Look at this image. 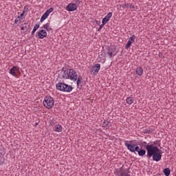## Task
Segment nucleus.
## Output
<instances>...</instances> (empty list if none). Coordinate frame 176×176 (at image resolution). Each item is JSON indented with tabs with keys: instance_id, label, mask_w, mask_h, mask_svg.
Wrapping results in <instances>:
<instances>
[{
	"instance_id": "obj_1",
	"label": "nucleus",
	"mask_w": 176,
	"mask_h": 176,
	"mask_svg": "<svg viewBox=\"0 0 176 176\" xmlns=\"http://www.w3.org/2000/svg\"><path fill=\"white\" fill-rule=\"evenodd\" d=\"M140 145L142 146H144V148H146V151L147 152V157L151 159L152 157V155H154V153H156V152H160V148L157 146V142H152L151 143H147L146 142H141Z\"/></svg>"
},
{
	"instance_id": "obj_2",
	"label": "nucleus",
	"mask_w": 176,
	"mask_h": 176,
	"mask_svg": "<svg viewBox=\"0 0 176 176\" xmlns=\"http://www.w3.org/2000/svg\"><path fill=\"white\" fill-rule=\"evenodd\" d=\"M62 79H69L73 82H76L78 80V73L74 69H67L60 72Z\"/></svg>"
},
{
	"instance_id": "obj_3",
	"label": "nucleus",
	"mask_w": 176,
	"mask_h": 176,
	"mask_svg": "<svg viewBox=\"0 0 176 176\" xmlns=\"http://www.w3.org/2000/svg\"><path fill=\"white\" fill-rule=\"evenodd\" d=\"M56 90L63 93H71L74 88L72 86L65 84V82H58L56 84Z\"/></svg>"
},
{
	"instance_id": "obj_4",
	"label": "nucleus",
	"mask_w": 176,
	"mask_h": 176,
	"mask_svg": "<svg viewBox=\"0 0 176 176\" xmlns=\"http://www.w3.org/2000/svg\"><path fill=\"white\" fill-rule=\"evenodd\" d=\"M43 106L47 109H52L54 107V99L52 96H45L43 102Z\"/></svg>"
},
{
	"instance_id": "obj_5",
	"label": "nucleus",
	"mask_w": 176,
	"mask_h": 176,
	"mask_svg": "<svg viewBox=\"0 0 176 176\" xmlns=\"http://www.w3.org/2000/svg\"><path fill=\"white\" fill-rule=\"evenodd\" d=\"M124 145L126 146L128 151H130V152L133 153L140 151V146L133 144V140L129 141V143L128 142H125Z\"/></svg>"
},
{
	"instance_id": "obj_6",
	"label": "nucleus",
	"mask_w": 176,
	"mask_h": 176,
	"mask_svg": "<svg viewBox=\"0 0 176 176\" xmlns=\"http://www.w3.org/2000/svg\"><path fill=\"white\" fill-rule=\"evenodd\" d=\"M101 69V65L99 63L95 64L94 66H92L91 69V74L96 76L98 72H100V69Z\"/></svg>"
},
{
	"instance_id": "obj_7",
	"label": "nucleus",
	"mask_w": 176,
	"mask_h": 176,
	"mask_svg": "<svg viewBox=\"0 0 176 176\" xmlns=\"http://www.w3.org/2000/svg\"><path fill=\"white\" fill-rule=\"evenodd\" d=\"M54 10V9L53 8H50L47 11H45V12L42 15L40 19L41 23H43V21H45L47 17H49V14H50L52 12H53Z\"/></svg>"
},
{
	"instance_id": "obj_8",
	"label": "nucleus",
	"mask_w": 176,
	"mask_h": 176,
	"mask_svg": "<svg viewBox=\"0 0 176 176\" xmlns=\"http://www.w3.org/2000/svg\"><path fill=\"white\" fill-rule=\"evenodd\" d=\"M67 12H75L78 9V5L74 3H69L67 7Z\"/></svg>"
},
{
	"instance_id": "obj_9",
	"label": "nucleus",
	"mask_w": 176,
	"mask_h": 176,
	"mask_svg": "<svg viewBox=\"0 0 176 176\" xmlns=\"http://www.w3.org/2000/svg\"><path fill=\"white\" fill-rule=\"evenodd\" d=\"M37 36L38 37V39H43L47 36V32H46L45 30H41L38 32Z\"/></svg>"
},
{
	"instance_id": "obj_10",
	"label": "nucleus",
	"mask_w": 176,
	"mask_h": 176,
	"mask_svg": "<svg viewBox=\"0 0 176 176\" xmlns=\"http://www.w3.org/2000/svg\"><path fill=\"white\" fill-rule=\"evenodd\" d=\"M152 157L154 162H160V160H162V154L159 152H156L153 154Z\"/></svg>"
},
{
	"instance_id": "obj_11",
	"label": "nucleus",
	"mask_w": 176,
	"mask_h": 176,
	"mask_svg": "<svg viewBox=\"0 0 176 176\" xmlns=\"http://www.w3.org/2000/svg\"><path fill=\"white\" fill-rule=\"evenodd\" d=\"M135 41V36L133 34L131 36L125 45V49H129L130 46H131V43H133Z\"/></svg>"
},
{
	"instance_id": "obj_12",
	"label": "nucleus",
	"mask_w": 176,
	"mask_h": 176,
	"mask_svg": "<svg viewBox=\"0 0 176 176\" xmlns=\"http://www.w3.org/2000/svg\"><path fill=\"white\" fill-rule=\"evenodd\" d=\"M112 12H109L107 14V16H105V17H104L102 20V23L103 24H107V23H108V21H109V20H111V18L112 17Z\"/></svg>"
},
{
	"instance_id": "obj_13",
	"label": "nucleus",
	"mask_w": 176,
	"mask_h": 176,
	"mask_svg": "<svg viewBox=\"0 0 176 176\" xmlns=\"http://www.w3.org/2000/svg\"><path fill=\"white\" fill-rule=\"evenodd\" d=\"M102 126L104 127V129H109L111 126H112V122L108 120H104L102 122Z\"/></svg>"
},
{
	"instance_id": "obj_14",
	"label": "nucleus",
	"mask_w": 176,
	"mask_h": 176,
	"mask_svg": "<svg viewBox=\"0 0 176 176\" xmlns=\"http://www.w3.org/2000/svg\"><path fill=\"white\" fill-rule=\"evenodd\" d=\"M16 71H20V69L19 67L13 66L12 68H11L10 70V75H12V76H16Z\"/></svg>"
},
{
	"instance_id": "obj_15",
	"label": "nucleus",
	"mask_w": 176,
	"mask_h": 176,
	"mask_svg": "<svg viewBox=\"0 0 176 176\" xmlns=\"http://www.w3.org/2000/svg\"><path fill=\"white\" fill-rule=\"evenodd\" d=\"M43 28H44V30H46L47 32H50V31H53V29H52V27H50V23H47L45 25H43Z\"/></svg>"
},
{
	"instance_id": "obj_16",
	"label": "nucleus",
	"mask_w": 176,
	"mask_h": 176,
	"mask_svg": "<svg viewBox=\"0 0 176 176\" xmlns=\"http://www.w3.org/2000/svg\"><path fill=\"white\" fill-rule=\"evenodd\" d=\"M135 72L138 76H141L144 74V69H142L141 67H139L136 68Z\"/></svg>"
},
{
	"instance_id": "obj_17",
	"label": "nucleus",
	"mask_w": 176,
	"mask_h": 176,
	"mask_svg": "<svg viewBox=\"0 0 176 176\" xmlns=\"http://www.w3.org/2000/svg\"><path fill=\"white\" fill-rule=\"evenodd\" d=\"M54 129L56 133H61L63 131V126L60 124L55 125Z\"/></svg>"
},
{
	"instance_id": "obj_18",
	"label": "nucleus",
	"mask_w": 176,
	"mask_h": 176,
	"mask_svg": "<svg viewBox=\"0 0 176 176\" xmlns=\"http://www.w3.org/2000/svg\"><path fill=\"white\" fill-rule=\"evenodd\" d=\"M108 56H109L110 58H112V57H114V56H116V53L113 52V50H109L107 52Z\"/></svg>"
},
{
	"instance_id": "obj_19",
	"label": "nucleus",
	"mask_w": 176,
	"mask_h": 176,
	"mask_svg": "<svg viewBox=\"0 0 176 176\" xmlns=\"http://www.w3.org/2000/svg\"><path fill=\"white\" fill-rule=\"evenodd\" d=\"M126 101V104H128L129 105H131V104L134 102V99L132 97H128Z\"/></svg>"
},
{
	"instance_id": "obj_20",
	"label": "nucleus",
	"mask_w": 176,
	"mask_h": 176,
	"mask_svg": "<svg viewBox=\"0 0 176 176\" xmlns=\"http://www.w3.org/2000/svg\"><path fill=\"white\" fill-rule=\"evenodd\" d=\"M76 83H77V86L79 87V86L80 87H82V77H77V80H76Z\"/></svg>"
},
{
	"instance_id": "obj_21",
	"label": "nucleus",
	"mask_w": 176,
	"mask_h": 176,
	"mask_svg": "<svg viewBox=\"0 0 176 176\" xmlns=\"http://www.w3.org/2000/svg\"><path fill=\"white\" fill-rule=\"evenodd\" d=\"M171 173V170L168 168L164 169V174L165 176H169Z\"/></svg>"
},
{
	"instance_id": "obj_22",
	"label": "nucleus",
	"mask_w": 176,
	"mask_h": 176,
	"mask_svg": "<svg viewBox=\"0 0 176 176\" xmlns=\"http://www.w3.org/2000/svg\"><path fill=\"white\" fill-rule=\"evenodd\" d=\"M39 28V24H36L33 28V30L32 31V35H34L35 32H36V30Z\"/></svg>"
},
{
	"instance_id": "obj_23",
	"label": "nucleus",
	"mask_w": 176,
	"mask_h": 176,
	"mask_svg": "<svg viewBox=\"0 0 176 176\" xmlns=\"http://www.w3.org/2000/svg\"><path fill=\"white\" fill-rule=\"evenodd\" d=\"M139 156H144L145 155V153H146V151L144 149H140L138 152Z\"/></svg>"
},
{
	"instance_id": "obj_24",
	"label": "nucleus",
	"mask_w": 176,
	"mask_h": 176,
	"mask_svg": "<svg viewBox=\"0 0 176 176\" xmlns=\"http://www.w3.org/2000/svg\"><path fill=\"white\" fill-rule=\"evenodd\" d=\"M119 176H131V175H130V173H121Z\"/></svg>"
},
{
	"instance_id": "obj_25",
	"label": "nucleus",
	"mask_w": 176,
	"mask_h": 176,
	"mask_svg": "<svg viewBox=\"0 0 176 176\" xmlns=\"http://www.w3.org/2000/svg\"><path fill=\"white\" fill-rule=\"evenodd\" d=\"M104 25H105V24H104L103 23H102V24L99 26V28L98 29V32L101 31V30H102Z\"/></svg>"
},
{
	"instance_id": "obj_26",
	"label": "nucleus",
	"mask_w": 176,
	"mask_h": 176,
	"mask_svg": "<svg viewBox=\"0 0 176 176\" xmlns=\"http://www.w3.org/2000/svg\"><path fill=\"white\" fill-rule=\"evenodd\" d=\"M24 25H27V23H25L22 24V26L21 27V31H24V30H25V28H24Z\"/></svg>"
},
{
	"instance_id": "obj_27",
	"label": "nucleus",
	"mask_w": 176,
	"mask_h": 176,
	"mask_svg": "<svg viewBox=\"0 0 176 176\" xmlns=\"http://www.w3.org/2000/svg\"><path fill=\"white\" fill-rule=\"evenodd\" d=\"M19 21H20V20L19 19H16L14 21V24H17L19 23Z\"/></svg>"
},
{
	"instance_id": "obj_28",
	"label": "nucleus",
	"mask_w": 176,
	"mask_h": 176,
	"mask_svg": "<svg viewBox=\"0 0 176 176\" xmlns=\"http://www.w3.org/2000/svg\"><path fill=\"white\" fill-rule=\"evenodd\" d=\"M120 8H122L123 9H124V8H126V4L121 5Z\"/></svg>"
},
{
	"instance_id": "obj_29",
	"label": "nucleus",
	"mask_w": 176,
	"mask_h": 176,
	"mask_svg": "<svg viewBox=\"0 0 176 176\" xmlns=\"http://www.w3.org/2000/svg\"><path fill=\"white\" fill-rule=\"evenodd\" d=\"M25 13V11H23L22 13L21 14L20 16L23 17V16H24Z\"/></svg>"
},
{
	"instance_id": "obj_30",
	"label": "nucleus",
	"mask_w": 176,
	"mask_h": 176,
	"mask_svg": "<svg viewBox=\"0 0 176 176\" xmlns=\"http://www.w3.org/2000/svg\"><path fill=\"white\" fill-rule=\"evenodd\" d=\"M130 9H135V7L133 5L130 6Z\"/></svg>"
},
{
	"instance_id": "obj_31",
	"label": "nucleus",
	"mask_w": 176,
	"mask_h": 176,
	"mask_svg": "<svg viewBox=\"0 0 176 176\" xmlns=\"http://www.w3.org/2000/svg\"><path fill=\"white\" fill-rule=\"evenodd\" d=\"M0 156H2V149L0 148Z\"/></svg>"
},
{
	"instance_id": "obj_32",
	"label": "nucleus",
	"mask_w": 176,
	"mask_h": 176,
	"mask_svg": "<svg viewBox=\"0 0 176 176\" xmlns=\"http://www.w3.org/2000/svg\"><path fill=\"white\" fill-rule=\"evenodd\" d=\"M16 19H18V20H21V17L20 16H19Z\"/></svg>"
},
{
	"instance_id": "obj_33",
	"label": "nucleus",
	"mask_w": 176,
	"mask_h": 176,
	"mask_svg": "<svg viewBox=\"0 0 176 176\" xmlns=\"http://www.w3.org/2000/svg\"><path fill=\"white\" fill-rule=\"evenodd\" d=\"M24 28H27V25H24Z\"/></svg>"
},
{
	"instance_id": "obj_34",
	"label": "nucleus",
	"mask_w": 176,
	"mask_h": 176,
	"mask_svg": "<svg viewBox=\"0 0 176 176\" xmlns=\"http://www.w3.org/2000/svg\"><path fill=\"white\" fill-rule=\"evenodd\" d=\"M34 126H38V123L37 122L35 123Z\"/></svg>"
}]
</instances>
